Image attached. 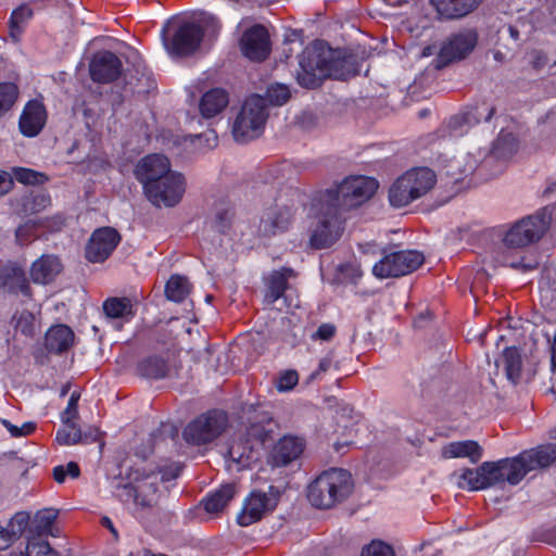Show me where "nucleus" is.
I'll list each match as a JSON object with an SVG mask.
<instances>
[{"mask_svg":"<svg viewBox=\"0 0 556 556\" xmlns=\"http://www.w3.org/2000/svg\"><path fill=\"white\" fill-rule=\"evenodd\" d=\"M240 49L242 54L251 61H264L270 53V40L267 29L255 24L248 28L241 39Z\"/></svg>","mask_w":556,"mask_h":556,"instance_id":"17","label":"nucleus"},{"mask_svg":"<svg viewBox=\"0 0 556 556\" xmlns=\"http://www.w3.org/2000/svg\"><path fill=\"white\" fill-rule=\"evenodd\" d=\"M523 452L511 458L484 462L477 468H465L457 476V485L467 491H480L508 482L517 485L532 471Z\"/></svg>","mask_w":556,"mask_h":556,"instance_id":"1","label":"nucleus"},{"mask_svg":"<svg viewBox=\"0 0 556 556\" xmlns=\"http://www.w3.org/2000/svg\"><path fill=\"white\" fill-rule=\"evenodd\" d=\"M271 425L273 418L267 412L253 409V415L249 417L245 438L261 448L271 438Z\"/></svg>","mask_w":556,"mask_h":556,"instance_id":"27","label":"nucleus"},{"mask_svg":"<svg viewBox=\"0 0 556 556\" xmlns=\"http://www.w3.org/2000/svg\"><path fill=\"white\" fill-rule=\"evenodd\" d=\"M102 308L109 319L127 323L135 316L132 302L128 298H109L103 302Z\"/></svg>","mask_w":556,"mask_h":556,"instance_id":"38","label":"nucleus"},{"mask_svg":"<svg viewBox=\"0 0 556 556\" xmlns=\"http://www.w3.org/2000/svg\"><path fill=\"white\" fill-rule=\"evenodd\" d=\"M416 198L410 192L409 185L404 175L400 176L389 189V202L393 207H404L415 201Z\"/></svg>","mask_w":556,"mask_h":556,"instance_id":"43","label":"nucleus"},{"mask_svg":"<svg viewBox=\"0 0 556 556\" xmlns=\"http://www.w3.org/2000/svg\"><path fill=\"white\" fill-rule=\"evenodd\" d=\"M233 217V208L228 200H220L215 203L214 206V216L212 219V227L224 233L230 227L231 220Z\"/></svg>","mask_w":556,"mask_h":556,"instance_id":"44","label":"nucleus"},{"mask_svg":"<svg viewBox=\"0 0 556 556\" xmlns=\"http://www.w3.org/2000/svg\"><path fill=\"white\" fill-rule=\"evenodd\" d=\"M15 214L27 220L20 225L15 231V240L20 245H28L33 242L35 236V197L30 191L28 194L15 198L12 202Z\"/></svg>","mask_w":556,"mask_h":556,"instance_id":"19","label":"nucleus"},{"mask_svg":"<svg viewBox=\"0 0 556 556\" xmlns=\"http://www.w3.org/2000/svg\"><path fill=\"white\" fill-rule=\"evenodd\" d=\"M332 363L333 353L330 352L319 361L317 369L311 374L309 379H317L321 374L327 372L331 368Z\"/></svg>","mask_w":556,"mask_h":556,"instance_id":"61","label":"nucleus"},{"mask_svg":"<svg viewBox=\"0 0 556 556\" xmlns=\"http://www.w3.org/2000/svg\"><path fill=\"white\" fill-rule=\"evenodd\" d=\"M403 175L416 200L427 194L437 184L435 173L428 167L413 168Z\"/></svg>","mask_w":556,"mask_h":556,"instance_id":"31","label":"nucleus"},{"mask_svg":"<svg viewBox=\"0 0 556 556\" xmlns=\"http://www.w3.org/2000/svg\"><path fill=\"white\" fill-rule=\"evenodd\" d=\"M122 71V61L111 51L96 53L89 65L91 79L100 84L115 81L121 76Z\"/></svg>","mask_w":556,"mask_h":556,"instance_id":"20","label":"nucleus"},{"mask_svg":"<svg viewBox=\"0 0 556 556\" xmlns=\"http://www.w3.org/2000/svg\"><path fill=\"white\" fill-rule=\"evenodd\" d=\"M483 0H430L438 14L446 20L460 18L475 11Z\"/></svg>","mask_w":556,"mask_h":556,"instance_id":"28","label":"nucleus"},{"mask_svg":"<svg viewBox=\"0 0 556 556\" xmlns=\"http://www.w3.org/2000/svg\"><path fill=\"white\" fill-rule=\"evenodd\" d=\"M352 475L340 468L323 471L307 486V500L320 509H329L344 501L353 491Z\"/></svg>","mask_w":556,"mask_h":556,"instance_id":"2","label":"nucleus"},{"mask_svg":"<svg viewBox=\"0 0 556 556\" xmlns=\"http://www.w3.org/2000/svg\"><path fill=\"white\" fill-rule=\"evenodd\" d=\"M0 291L31 298V288L25 271L14 263L0 264Z\"/></svg>","mask_w":556,"mask_h":556,"instance_id":"22","label":"nucleus"},{"mask_svg":"<svg viewBox=\"0 0 556 556\" xmlns=\"http://www.w3.org/2000/svg\"><path fill=\"white\" fill-rule=\"evenodd\" d=\"M13 180L16 179L18 182L26 185V186H33L35 185V170L30 168L25 167H13Z\"/></svg>","mask_w":556,"mask_h":556,"instance_id":"59","label":"nucleus"},{"mask_svg":"<svg viewBox=\"0 0 556 556\" xmlns=\"http://www.w3.org/2000/svg\"><path fill=\"white\" fill-rule=\"evenodd\" d=\"M292 220V207L276 203L274 206H270L265 211L261 219V230L266 236H275L287 231Z\"/></svg>","mask_w":556,"mask_h":556,"instance_id":"23","label":"nucleus"},{"mask_svg":"<svg viewBox=\"0 0 556 556\" xmlns=\"http://www.w3.org/2000/svg\"><path fill=\"white\" fill-rule=\"evenodd\" d=\"M192 23H195L201 29L202 38L207 36L208 38L216 39L222 30L219 18L208 12H200Z\"/></svg>","mask_w":556,"mask_h":556,"instance_id":"47","label":"nucleus"},{"mask_svg":"<svg viewBox=\"0 0 556 556\" xmlns=\"http://www.w3.org/2000/svg\"><path fill=\"white\" fill-rule=\"evenodd\" d=\"M13 187V177L9 173L0 170V198L9 193Z\"/></svg>","mask_w":556,"mask_h":556,"instance_id":"62","label":"nucleus"},{"mask_svg":"<svg viewBox=\"0 0 556 556\" xmlns=\"http://www.w3.org/2000/svg\"><path fill=\"white\" fill-rule=\"evenodd\" d=\"M260 450L248 438L233 440L228 448L229 460L235 465L236 470L250 467L260 458Z\"/></svg>","mask_w":556,"mask_h":556,"instance_id":"26","label":"nucleus"},{"mask_svg":"<svg viewBox=\"0 0 556 556\" xmlns=\"http://www.w3.org/2000/svg\"><path fill=\"white\" fill-rule=\"evenodd\" d=\"M552 211L543 207L516 222L505 233V248L520 249L539 241L549 227Z\"/></svg>","mask_w":556,"mask_h":556,"instance_id":"5","label":"nucleus"},{"mask_svg":"<svg viewBox=\"0 0 556 556\" xmlns=\"http://www.w3.org/2000/svg\"><path fill=\"white\" fill-rule=\"evenodd\" d=\"M63 264L59 256L45 254L37 258V283L48 285L62 273Z\"/></svg>","mask_w":556,"mask_h":556,"instance_id":"40","label":"nucleus"},{"mask_svg":"<svg viewBox=\"0 0 556 556\" xmlns=\"http://www.w3.org/2000/svg\"><path fill=\"white\" fill-rule=\"evenodd\" d=\"M65 225V218L62 215L50 217H37V239L47 232L60 231Z\"/></svg>","mask_w":556,"mask_h":556,"instance_id":"50","label":"nucleus"},{"mask_svg":"<svg viewBox=\"0 0 556 556\" xmlns=\"http://www.w3.org/2000/svg\"><path fill=\"white\" fill-rule=\"evenodd\" d=\"M35 316L30 312H22L16 318L15 329L21 331L26 337H33L35 334Z\"/></svg>","mask_w":556,"mask_h":556,"instance_id":"55","label":"nucleus"},{"mask_svg":"<svg viewBox=\"0 0 556 556\" xmlns=\"http://www.w3.org/2000/svg\"><path fill=\"white\" fill-rule=\"evenodd\" d=\"M532 470L545 468L556 460V444H543L538 447L523 451Z\"/></svg>","mask_w":556,"mask_h":556,"instance_id":"42","label":"nucleus"},{"mask_svg":"<svg viewBox=\"0 0 556 556\" xmlns=\"http://www.w3.org/2000/svg\"><path fill=\"white\" fill-rule=\"evenodd\" d=\"M290 98V89L283 84H273L266 90V104L280 106L283 105Z\"/></svg>","mask_w":556,"mask_h":556,"instance_id":"49","label":"nucleus"},{"mask_svg":"<svg viewBox=\"0 0 556 556\" xmlns=\"http://www.w3.org/2000/svg\"><path fill=\"white\" fill-rule=\"evenodd\" d=\"M228 425L225 412L212 409L190 421L182 431L185 441L191 445H203L219 437Z\"/></svg>","mask_w":556,"mask_h":556,"instance_id":"8","label":"nucleus"},{"mask_svg":"<svg viewBox=\"0 0 556 556\" xmlns=\"http://www.w3.org/2000/svg\"><path fill=\"white\" fill-rule=\"evenodd\" d=\"M190 292V283L184 276L173 275L165 286V294L169 301L180 303Z\"/></svg>","mask_w":556,"mask_h":556,"instance_id":"45","label":"nucleus"},{"mask_svg":"<svg viewBox=\"0 0 556 556\" xmlns=\"http://www.w3.org/2000/svg\"><path fill=\"white\" fill-rule=\"evenodd\" d=\"M151 186L144 194L149 202L156 207H174L182 199L186 191V179L179 172H172Z\"/></svg>","mask_w":556,"mask_h":556,"instance_id":"12","label":"nucleus"},{"mask_svg":"<svg viewBox=\"0 0 556 556\" xmlns=\"http://www.w3.org/2000/svg\"><path fill=\"white\" fill-rule=\"evenodd\" d=\"M61 544L52 546L47 538H37V556H62Z\"/></svg>","mask_w":556,"mask_h":556,"instance_id":"58","label":"nucleus"},{"mask_svg":"<svg viewBox=\"0 0 556 556\" xmlns=\"http://www.w3.org/2000/svg\"><path fill=\"white\" fill-rule=\"evenodd\" d=\"M18 127L26 137H35V99L29 100L20 117Z\"/></svg>","mask_w":556,"mask_h":556,"instance_id":"48","label":"nucleus"},{"mask_svg":"<svg viewBox=\"0 0 556 556\" xmlns=\"http://www.w3.org/2000/svg\"><path fill=\"white\" fill-rule=\"evenodd\" d=\"M378 189V181L367 176H350L333 189L321 192V201L340 210L341 214L362 205Z\"/></svg>","mask_w":556,"mask_h":556,"instance_id":"3","label":"nucleus"},{"mask_svg":"<svg viewBox=\"0 0 556 556\" xmlns=\"http://www.w3.org/2000/svg\"><path fill=\"white\" fill-rule=\"evenodd\" d=\"M478 33L472 28H464L451 34L442 43L433 66L442 70L447 65L466 59L478 43Z\"/></svg>","mask_w":556,"mask_h":556,"instance_id":"9","label":"nucleus"},{"mask_svg":"<svg viewBox=\"0 0 556 556\" xmlns=\"http://www.w3.org/2000/svg\"><path fill=\"white\" fill-rule=\"evenodd\" d=\"M314 206L318 213V224L311 235L309 242L315 249H326L340 238L344 229L345 217L340 210L325 204L321 201V195H318Z\"/></svg>","mask_w":556,"mask_h":556,"instance_id":"7","label":"nucleus"},{"mask_svg":"<svg viewBox=\"0 0 556 556\" xmlns=\"http://www.w3.org/2000/svg\"><path fill=\"white\" fill-rule=\"evenodd\" d=\"M191 142L201 150H212L218 144V136L214 129L191 136Z\"/></svg>","mask_w":556,"mask_h":556,"instance_id":"53","label":"nucleus"},{"mask_svg":"<svg viewBox=\"0 0 556 556\" xmlns=\"http://www.w3.org/2000/svg\"><path fill=\"white\" fill-rule=\"evenodd\" d=\"M3 426L8 429L13 438H18L23 435L30 434L35 431V422L28 421L24 422L22 427H17L12 425L9 420H2Z\"/></svg>","mask_w":556,"mask_h":556,"instance_id":"57","label":"nucleus"},{"mask_svg":"<svg viewBox=\"0 0 556 556\" xmlns=\"http://www.w3.org/2000/svg\"><path fill=\"white\" fill-rule=\"evenodd\" d=\"M299 382V375L295 370H286L278 377L276 388L279 392L291 391Z\"/></svg>","mask_w":556,"mask_h":556,"instance_id":"56","label":"nucleus"},{"mask_svg":"<svg viewBox=\"0 0 556 556\" xmlns=\"http://www.w3.org/2000/svg\"><path fill=\"white\" fill-rule=\"evenodd\" d=\"M504 368L507 378L516 383L521 374L522 361L516 348H506L503 352Z\"/></svg>","mask_w":556,"mask_h":556,"instance_id":"46","label":"nucleus"},{"mask_svg":"<svg viewBox=\"0 0 556 556\" xmlns=\"http://www.w3.org/2000/svg\"><path fill=\"white\" fill-rule=\"evenodd\" d=\"M495 113L494 106L481 105L473 110L464 112L455 115L448 121V129L451 136H463L468 129L480 122V117L483 115L485 122H490Z\"/></svg>","mask_w":556,"mask_h":556,"instance_id":"25","label":"nucleus"},{"mask_svg":"<svg viewBox=\"0 0 556 556\" xmlns=\"http://www.w3.org/2000/svg\"><path fill=\"white\" fill-rule=\"evenodd\" d=\"M60 510L47 507L37 510V538L61 539L63 531L58 522Z\"/></svg>","mask_w":556,"mask_h":556,"instance_id":"36","label":"nucleus"},{"mask_svg":"<svg viewBox=\"0 0 556 556\" xmlns=\"http://www.w3.org/2000/svg\"><path fill=\"white\" fill-rule=\"evenodd\" d=\"M280 490L275 485H269L267 492L254 490L245 498L243 507L237 517V521L242 527H248L258 520L278 504Z\"/></svg>","mask_w":556,"mask_h":556,"instance_id":"11","label":"nucleus"},{"mask_svg":"<svg viewBox=\"0 0 556 556\" xmlns=\"http://www.w3.org/2000/svg\"><path fill=\"white\" fill-rule=\"evenodd\" d=\"M237 485L233 482L222 484L215 491L210 492L201 502L205 511L217 514L222 511L235 497Z\"/></svg>","mask_w":556,"mask_h":556,"instance_id":"34","label":"nucleus"},{"mask_svg":"<svg viewBox=\"0 0 556 556\" xmlns=\"http://www.w3.org/2000/svg\"><path fill=\"white\" fill-rule=\"evenodd\" d=\"M119 241L121 236L114 228L101 227L96 229L86 245V258L91 263L104 262Z\"/></svg>","mask_w":556,"mask_h":556,"instance_id":"16","label":"nucleus"},{"mask_svg":"<svg viewBox=\"0 0 556 556\" xmlns=\"http://www.w3.org/2000/svg\"><path fill=\"white\" fill-rule=\"evenodd\" d=\"M157 491L156 478L148 475L142 481L127 483L121 486L119 498L123 502H132L138 508L152 507Z\"/></svg>","mask_w":556,"mask_h":556,"instance_id":"18","label":"nucleus"},{"mask_svg":"<svg viewBox=\"0 0 556 556\" xmlns=\"http://www.w3.org/2000/svg\"><path fill=\"white\" fill-rule=\"evenodd\" d=\"M228 103V92L223 88H213L201 97L199 110L204 118H212L220 114Z\"/></svg>","mask_w":556,"mask_h":556,"instance_id":"32","label":"nucleus"},{"mask_svg":"<svg viewBox=\"0 0 556 556\" xmlns=\"http://www.w3.org/2000/svg\"><path fill=\"white\" fill-rule=\"evenodd\" d=\"M361 556H396L393 546L382 540H372L362 548Z\"/></svg>","mask_w":556,"mask_h":556,"instance_id":"51","label":"nucleus"},{"mask_svg":"<svg viewBox=\"0 0 556 556\" xmlns=\"http://www.w3.org/2000/svg\"><path fill=\"white\" fill-rule=\"evenodd\" d=\"M511 248L500 247L495 255V262L501 266L510 267L521 273H529L538 267L536 262H526L523 256L510 252Z\"/></svg>","mask_w":556,"mask_h":556,"instance_id":"41","label":"nucleus"},{"mask_svg":"<svg viewBox=\"0 0 556 556\" xmlns=\"http://www.w3.org/2000/svg\"><path fill=\"white\" fill-rule=\"evenodd\" d=\"M299 65L296 79L304 88L314 89L327 77H339L334 72L336 63L317 47L306 48L300 56Z\"/></svg>","mask_w":556,"mask_h":556,"instance_id":"6","label":"nucleus"},{"mask_svg":"<svg viewBox=\"0 0 556 556\" xmlns=\"http://www.w3.org/2000/svg\"><path fill=\"white\" fill-rule=\"evenodd\" d=\"M99 439L100 431L98 428L89 427L83 431L76 421L62 422V427L55 433V441L63 446L90 444Z\"/></svg>","mask_w":556,"mask_h":556,"instance_id":"24","label":"nucleus"},{"mask_svg":"<svg viewBox=\"0 0 556 556\" xmlns=\"http://www.w3.org/2000/svg\"><path fill=\"white\" fill-rule=\"evenodd\" d=\"M78 405L67 402L65 409L61 414V421H76L78 419Z\"/></svg>","mask_w":556,"mask_h":556,"instance_id":"64","label":"nucleus"},{"mask_svg":"<svg viewBox=\"0 0 556 556\" xmlns=\"http://www.w3.org/2000/svg\"><path fill=\"white\" fill-rule=\"evenodd\" d=\"M17 87L13 83L0 84V116L14 104L17 98Z\"/></svg>","mask_w":556,"mask_h":556,"instance_id":"52","label":"nucleus"},{"mask_svg":"<svg viewBox=\"0 0 556 556\" xmlns=\"http://www.w3.org/2000/svg\"><path fill=\"white\" fill-rule=\"evenodd\" d=\"M170 370L166 358L159 355H150L141 358L136 366L137 374L146 379L160 380L168 376Z\"/></svg>","mask_w":556,"mask_h":556,"instance_id":"35","label":"nucleus"},{"mask_svg":"<svg viewBox=\"0 0 556 556\" xmlns=\"http://www.w3.org/2000/svg\"><path fill=\"white\" fill-rule=\"evenodd\" d=\"M336 326L330 323H324L321 324L316 332L312 336V339L314 340H321V341H329L333 338L336 334Z\"/></svg>","mask_w":556,"mask_h":556,"instance_id":"60","label":"nucleus"},{"mask_svg":"<svg viewBox=\"0 0 556 556\" xmlns=\"http://www.w3.org/2000/svg\"><path fill=\"white\" fill-rule=\"evenodd\" d=\"M74 342V332L66 325H55L49 328L45 337L46 349L55 354L67 351Z\"/></svg>","mask_w":556,"mask_h":556,"instance_id":"33","label":"nucleus"},{"mask_svg":"<svg viewBox=\"0 0 556 556\" xmlns=\"http://www.w3.org/2000/svg\"><path fill=\"white\" fill-rule=\"evenodd\" d=\"M424 261V254L416 250L392 252L372 266V274L381 279L405 276L418 269Z\"/></svg>","mask_w":556,"mask_h":556,"instance_id":"10","label":"nucleus"},{"mask_svg":"<svg viewBox=\"0 0 556 556\" xmlns=\"http://www.w3.org/2000/svg\"><path fill=\"white\" fill-rule=\"evenodd\" d=\"M53 479L58 483H63L65 478L68 476L73 479H76L80 475V468L76 462H68L65 466L59 465L53 468L52 471Z\"/></svg>","mask_w":556,"mask_h":556,"instance_id":"54","label":"nucleus"},{"mask_svg":"<svg viewBox=\"0 0 556 556\" xmlns=\"http://www.w3.org/2000/svg\"><path fill=\"white\" fill-rule=\"evenodd\" d=\"M294 276V270L290 267H282L274 270L267 279V293L265 300L268 304L275 303L283 294L288 286V279Z\"/></svg>","mask_w":556,"mask_h":556,"instance_id":"37","label":"nucleus"},{"mask_svg":"<svg viewBox=\"0 0 556 556\" xmlns=\"http://www.w3.org/2000/svg\"><path fill=\"white\" fill-rule=\"evenodd\" d=\"M11 544L21 538L26 539L27 549L35 545V533L31 528V515L29 511H17L4 527Z\"/></svg>","mask_w":556,"mask_h":556,"instance_id":"29","label":"nucleus"},{"mask_svg":"<svg viewBox=\"0 0 556 556\" xmlns=\"http://www.w3.org/2000/svg\"><path fill=\"white\" fill-rule=\"evenodd\" d=\"M172 172V164L167 156L163 154H149L142 157L135 166L134 174L136 179L142 185L143 193L146 194L151 186L156 185Z\"/></svg>","mask_w":556,"mask_h":556,"instance_id":"13","label":"nucleus"},{"mask_svg":"<svg viewBox=\"0 0 556 556\" xmlns=\"http://www.w3.org/2000/svg\"><path fill=\"white\" fill-rule=\"evenodd\" d=\"M305 448V440L298 435L286 434L273 446L268 463L273 467H285L296 460Z\"/></svg>","mask_w":556,"mask_h":556,"instance_id":"21","label":"nucleus"},{"mask_svg":"<svg viewBox=\"0 0 556 556\" xmlns=\"http://www.w3.org/2000/svg\"><path fill=\"white\" fill-rule=\"evenodd\" d=\"M482 455L483 450L475 440L450 442L441 448V456L445 459L468 458L472 464H477Z\"/></svg>","mask_w":556,"mask_h":556,"instance_id":"30","label":"nucleus"},{"mask_svg":"<svg viewBox=\"0 0 556 556\" xmlns=\"http://www.w3.org/2000/svg\"><path fill=\"white\" fill-rule=\"evenodd\" d=\"M518 142L516 137L511 132L501 131L497 136L496 140L493 142L492 149L490 153L484 157V160L479 164L476 169L480 175L483 174L484 169L496 162V168L491 173L492 176H496L503 172L505 162L514 155L517 151ZM467 170H475L473 167H470Z\"/></svg>","mask_w":556,"mask_h":556,"instance_id":"15","label":"nucleus"},{"mask_svg":"<svg viewBox=\"0 0 556 556\" xmlns=\"http://www.w3.org/2000/svg\"><path fill=\"white\" fill-rule=\"evenodd\" d=\"M268 117L265 99L260 94L248 97L235 117L232 136L237 142L245 143L258 138Z\"/></svg>","mask_w":556,"mask_h":556,"instance_id":"4","label":"nucleus"},{"mask_svg":"<svg viewBox=\"0 0 556 556\" xmlns=\"http://www.w3.org/2000/svg\"><path fill=\"white\" fill-rule=\"evenodd\" d=\"M180 466L178 464H172L168 467L161 469V480L164 482H168L175 480L180 473Z\"/></svg>","mask_w":556,"mask_h":556,"instance_id":"63","label":"nucleus"},{"mask_svg":"<svg viewBox=\"0 0 556 556\" xmlns=\"http://www.w3.org/2000/svg\"><path fill=\"white\" fill-rule=\"evenodd\" d=\"M33 15L34 10L29 2L21 4L12 12L9 21V34L13 41L18 42L21 40Z\"/></svg>","mask_w":556,"mask_h":556,"instance_id":"39","label":"nucleus"},{"mask_svg":"<svg viewBox=\"0 0 556 556\" xmlns=\"http://www.w3.org/2000/svg\"><path fill=\"white\" fill-rule=\"evenodd\" d=\"M201 41V29L191 22L180 24L169 39L164 38L167 52L174 56H188L194 53Z\"/></svg>","mask_w":556,"mask_h":556,"instance_id":"14","label":"nucleus"}]
</instances>
